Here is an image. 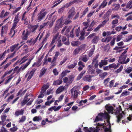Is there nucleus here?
Segmentation results:
<instances>
[{"label":"nucleus","instance_id":"obj_1","mask_svg":"<svg viewBox=\"0 0 132 132\" xmlns=\"http://www.w3.org/2000/svg\"><path fill=\"white\" fill-rule=\"evenodd\" d=\"M64 19L63 17L57 20L56 21V24L55 27L54 28L53 30L55 31H56L60 28H61L65 23L66 24V21L64 22Z\"/></svg>","mask_w":132,"mask_h":132},{"label":"nucleus","instance_id":"obj_2","mask_svg":"<svg viewBox=\"0 0 132 132\" xmlns=\"http://www.w3.org/2000/svg\"><path fill=\"white\" fill-rule=\"evenodd\" d=\"M127 51L125 50L121 54L120 56L119 57V62L121 64H126L129 61V59L128 58L126 61L125 60L127 57V55L126 53Z\"/></svg>","mask_w":132,"mask_h":132},{"label":"nucleus","instance_id":"obj_3","mask_svg":"<svg viewBox=\"0 0 132 132\" xmlns=\"http://www.w3.org/2000/svg\"><path fill=\"white\" fill-rule=\"evenodd\" d=\"M109 118V116L107 112H105L104 113H102L98 114L94 122H97L103 119L108 118Z\"/></svg>","mask_w":132,"mask_h":132},{"label":"nucleus","instance_id":"obj_4","mask_svg":"<svg viewBox=\"0 0 132 132\" xmlns=\"http://www.w3.org/2000/svg\"><path fill=\"white\" fill-rule=\"evenodd\" d=\"M75 8L73 7L70 10L69 12V15L68 16V18H67V20H66V24H68L71 22L70 20L72 19L75 13Z\"/></svg>","mask_w":132,"mask_h":132},{"label":"nucleus","instance_id":"obj_5","mask_svg":"<svg viewBox=\"0 0 132 132\" xmlns=\"http://www.w3.org/2000/svg\"><path fill=\"white\" fill-rule=\"evenodd\" d=\"M116 114L117 118V122H119L124 115L122 111H117L116 112Z\"/></svg>","mask_w":132,"mask_h":132},{"label":"nucleus","instance_id":"obj_6","mask_svg":"<svg viewBox=\"0 0 132 132\" xmlns=\"http://www.w3.org/2000/svg\"><path fill=\"white\" fill-rule=\"evenodd\" d=\"M103 126L106 127L105 129V132H111V126L110 122L108 119L106 123H105V125L104 124H102V125Z\"/></svg>","mask_w":132,"mask_h":132},{"label":"nucleus","instance_id":"obj_7","mask_svg":"<svg viewBox=\"0 0 132 132\" xmlns=\"http://www.w3.org/2000/svg\"><path fill=\"white\" fill-rule=\"evenodd\" d=\"M35 71V70L33 69L29 73V72L27 73L25 77H27L28 76L27 79L28 81L31 79L33 76L34 73Z\"/></svg>","mask_w":132,"mask_h":132},{"label":"nucleus","instance_id":"obj_8","mask_svg":"<svg viewBox=\"0 0 132 132\" xmlns=\"http://www.w3.org/2000/svg\"><path fill=\"white\" fill-rule=\"evenodd\" d=\"M18 45L19 44H17L11 46L10 47V50L11 52H13L14 51H16L18 50L21 46L18 47Z\"/></svg>","mask_w":132,"mask_h":132},{"label":"nucleus","instance_id":"obj_9","mask_svg":"<svg viewBox=\"0 0 132 132\" xmlns=\"http://www.w3.org/2000/svg\"><path fill=\"white\" fill-rule=\"evenodd\" d=\"M105 108L109 113L113 114V113L115 112V110L112 106L107 105Z\"/></svg>","mask_w":132,"mask_h":132},{"label":"nucleus","instance_id":"obj_10","mask_svg":"<svg viewBox=\"0 0 132 132\" xmlns=\"http://www.w3.org/2000/svg\"><path fill=\"white\" fill-rule=\"evenodd\" d=\"M30 95H27L25 96L23 100L22 101L21 103L22 106H23L26 104L27 102L30 100V98H28L29 96H30Z\"/></svg>","mask_w":132,"mask_h":132},{"label":"nucleus","instance_id":"obj_11","mask_svg":"<svg viewBox=\"0 0 132 132\" xmlns=\"http://www.w3.org/2000/svg\"><path fill=\"white\" fill-rule=\"evenodd\" d=\"M67 86H61L59 87L56 90V93L57 94H59L65 90L67 89Z\"/></svg>","mask_w":132,"mask_h":132},{"label":"nucleus","instance_id":"obj_12","mask_svg":"<svg viewBox=\"0 0 132 132\" xmlns=\"http://www.w3.org/2000/svg\"><path fill=\"white\" fill-rule=\"evenodd\" d=\"M47 13V12H45L41 13L38 17L37 20L38 22L40 21L45 16Z\"/></svg>","mask_w":132,"mask_h":132},{"label":"nucleus","instance_id":"obj_13","mask_svg":"<svg viewBox=\"0 0 132 132\" xmlns=\"http://www.w3.org/2000/svg\"><path fill=\"white\" fill-rule=\"evenodd\" d=\"M71 93L72 97L74 98H76L79 93L76 90H74L73 88L71 89Z\"/></svg>","mask_w":132,"mask_h":132},{"label":"nucleus","instance_id":"obj_14","mask_svg":"<svg viewBox=\"0 0 132 132\" xmlns=\"http://www.w3.org/2000/svg\"><path fill=\"white\" fill-rule=\"evenodd\" d=\"M60 37H59V34H56L53 37L51 43V45H53L56 40L58 41L60 39Z\"/></svg>","mask_w":132,"mask_h":132},{"label":"nucleus","instance_id":"obj_15","mask_svg":"<svg viewBox=\"0 0 132 132\" xmlns=\"http://www.w3.org/2000/svg\"><path fill=\"white\" fill-rule=\"evenodd\" d=\"M91 78V76L88 75L82 78V79L85 81L90 82L92 80Z\"/></svg>","mask_w":132,"mask_h":132},{"label":"nucleus","instance_id":"obj_16","mask_svg":"<svg viewBox=\"0 0 132 132\" xmlns=\"http://www.w3.org/2000/svg\"><path fill=\"white\" fill-rule=\"evenodd\" d=\"M108 63V60H101V62L99 63V65L100 68H102L104 65H106Z\"/></svg>","mask_w":132,"mask_h":132},{"label":"nucleus","instance_id":"obj_17","mask_svg":"<svg viewBox=\"0 0 132 132\" xmlns=\"http://www.w3.org/2000/svg\"><path fill=\"white\" fill-rule=\"evenodd\" d=\"M29 34V32L28 31H24L22 35V39L23 40H26L27 39L28 36Z\"/></svg>","mask_w":132,"mask_h":132},{"label":"nucleus","instance_id":"obj_18","mask_svg":"<svg viewBox=\"0 0 132 132\" xmlns=\"http://www.w3.org/2000/svg\"><path fill=\"white\" fill-rule=\"evenodd\" d=\"M80 59L82 60L84 62H86L88 59V57L87 55H82L80 58Z\"/></svg>","mask_w":132,"mask_h":132},{"label":"nucleus","instance_id":"obj_19","mask_svg":"<svg viewBox=\"0 0 132 132\" xmlns=\"http://www.w3.org/2000/svg\"><path fill=\"white\" fill-rule=\"evenodd\" d=\"M24 113V110L21 109L20 110H18L15 113V114L16 116H18L19 115H22Z\"/></svg>","mask_w":132,"mask_h":132},{"label":"nucleus","instance_id":"obj_20","mask_svg":"<svg viewBox=\"0 0 132 132\" xmlns=\"http://www.w3.org/2000/svg\"><path fill=\"white\" fill-rule=\"evenodd\" d=\"M27 60L26 57H24L21 60H19L16 62L15 64L16 65L17 63H18L20 64L25 62Z\"/></svg>","mask_w":132,"mask_h":132},{"label":"nucleus","instance_id":"obj_21","mask_svg":"<svg viewBox=\"0 0 132 132\" xmlns=\"http://www.w3.org/2000/svg\"><path fill=\"white\" fill-rule=\"evenodd\" d=\"M119 64L118 63H117L116 64L115 63H113L110 64L109 65V67L110 68H113L114 69H116L118 68L119 67Z\"/></svg>","mask_w":132,"mask_h":132},{"label":"nucleus","instance_id":"obj_22","mask_svg":"<svg viewBox=\"0 0 132 132\" xmlns=\"http://www.w3.org/2000/svg\"><path fill=\"white\" fill-rule=\"evenodd\" d=\"M62 82V80L61 79H59L58 80L54 81L53 85H57L61 84Z\"/></svg>","mask_w":132,"mask_h":132},{"label":"nucleus","instance_id":"obj_23","mask_svg":"<svg viewBox=\"0 0 132 132\" xmlns=\"http://www.w3.org/2000/svg\"><path fill=\"white\" fill-rule=\"evenodd\" d=\"M39 35V34L38 35L37 37L34 39H31L30 40H28L27 42L29 43H30V44L31 45H34V44L37 42L38 38V36Z\"/></svg>","mask_w":132,"mask_h":132},{"label":"nucleus","instance_id":"obj_24","mask_svg":"<svg viewBox=\"0 0 132 132\" xmlns=\"http://www.w3.org/2000/svg\"><path fill=\"white\" fill-rule=\"evenodd\" d=\"M43 58V55L40 58L38 59L37 62L36 63H34V64H36V66L38 67L40 66L41 65V64H40V63L41 62Z\"/></svg>","mask_w":132,"mask_h":132},{"label":"nucleus","instance_id":"obj_25","mask_svg":"<svg viewBox=\"0 0 132 132\" xmlns=\"http://www.w3.org/2000/svg\"><path fill=\"white\" fill-rule=\"evenodd\" d=\"M97 59V58L96 57L94 59L92 62L93 65H94V67L96 68H97L98 66V62Z\"/></svg>","mask_w":132,"mask_h":132},{"label":"nucleus","instance_id":"obj_26","mask_svg":"<svg viewBox=\"0 0 132 132\" xmlns=\"http://www.w3.org/2000/svg\"><path fill=\"white\" fill-rule=\"evenodd\" d=\"M77 2V1L76 0H74L70 2L69 3H67L64 6V7L66 8L68 7L69 6Z\"/></svg>","mask_w":132,"mask_h":132},{"label":"nucleus","instance_id":"obj_27","mask_svg":"<svg viewBox=\"0 0 132 132\" xmlns=\"http://www.w3.org/2000/svg\"><path fill=\"white\" fill-rule=\"evenodd\" d=\"M98 130L97 128H90L89 130H87L85 132H97Z\"/></svg>","mask_w":132,"mask_h":132},{"label":"nucleus","instance_id":"obj_28","mask_svg":"<svg viewBox=\"0 0 132 132\" xmlns=\"http://www.w3.org/2000/svg\"><path fill=\"white\" fill-rule=\"evenodd\" d=\"M85 70H83L78 75L77 78V80H79L80 79L86 72Z\"/></svg>","mask_w":132,"mask_h":132},{"label":"nucleus","instance_id":"obj_29","mask_svg":"<svg viewBox=\"0 0 132 132\" xmlns=\"http://www.w3.org/2000/svg\"><path fill=\"white\" fill-rule=\"evenodd\" d=\"M62 40L65 45H68L69 44V42L68 40H67L66 37L63 36L62 37Z\"/></svg>","mask_w":132,"mask_h":132},{"label":"nucleus","instance_id":"obj_30","mask_svg":"<svg viewBox=\"0 0 132 132\" xmlns=\"http://www.w3.org/2000/svg\"><path fill=\"white\" fill-rule=\"evenodd\" d=\"M9 49H8L7 51L6 50L3 53L0 54V60H2L3 59L4 56H5V54H6V53L9 52Z\"/></svg>","mask_w":132,"mask_h":132},{"label":"nucleus","instance_id":"obj_31","mask_svg":"<svg viewBox=\"0 0 132 132\" xmlns=\"http://www.w3.org/2000/svg\"><path fill=\"white\" fill-rule=\"evenodd\" d=\"M31 61V60H29L28 62H27L26 64L23 65L20 67L21 70H24L30 64Z\"/></svg>","mask_w":132,"mask_h":132},{"label":"nucleus","instance_id":"obj_32","mask_svg":"<svg viewBox=\"0 0 132 132\" xmlns=\"http://www.w3.org/2000/svg\"><path fill=\"white\" fill-rule=\"evenodd\" d=\"M21 70L20 68H19V67L18 66L15 67L14 69V72H13L12 74H14L16 72L17 73H18Z\"/></svg>","mask_w":132,"mask_h":132},{"label":"nucleus","instance_id":"obj_33","mask_svg":"<svg viewBox=\"0 0 132 132\" xmlns=\"http://www.w3.org/2000/svg\"><path fill=\"white\" fill-rule=\"evenodd\" d=\"M112 6H114V8L112 9V10L114 11L118 10L120 7V5L118 4H113Z\"/></svg>","mask_w":132,"mask_h":132},{"label":"nucleus","instance_id":"obj_34","mask_svg":"<svg viewBox=\"0 0 132 132\" xmlns=\"http://www.w3.org/2000/svg\"><path fill=\"white\" fill-rule=\"evenodd\" d=\"M19 13H18L15 16L14 20V23H17L19 20Z\"/></svg>","mask_w":132,"mask_h":132},{"label":"nucleus","instance_id":"obj_35","mask_svg":"<svg viewBox=\"0 0 132 132\" xmlns=\"http://www.w3.org/2000/svg\"><path fill=\"white\" fill-rule=\"evenodd\" d=\"M46 69L45 68H43L40 71V73L39 75V77H41L43 76L45 73L46 70Z\"/></svg>","mask_w":132,"mask_h":132},{"label":"nucleus","instance_id":"obj_36","mask_svg":"<svg viewBox=\"0 0 132 132\" xmlns=\"http://www.w3.org/2000/svg\"><path fill=\"white\" fill-rule=\"evenodd\" d=\"M49 87V86L47 85H44L42 87V93H44L46 89Z\"/></svg>","mask_w":132,"mask_h":132},{"label":"nucleus","instance_id":"obj_37","mask_svg":"<svg viewBox=\"0 0 132 132\" xmlns=\"http://www.w3.org/2000/svg\"><path fill=\"white\" fill-rule=\"evenodd\" d=\"M80 44V43L78 41H72L71 43L72 45L74 46H77L79 45Z\"/></svg>","mask_w":132,"mask_h":132},{"label":"nucleus","instance_id":"obj_38","mask_svg":"<svg viewBox=\"0 0 132 132\" xmlns=\"http://www.w3.org/2000/svg\"><path fill=\"white\" fill-rule=\"evenodd\" d=\"M128 86L126 85H124L122 86L120 88V90L117 92L115 93V94H120V93L121 92L122 90L123 89H125Z\"/></svg>","mask_w":132,"mask_h":132},{"label":"nucleus","instance_id":"obj_39","mask_svg":"<svg viewBox=\"0 0 132 132\" xmlns=\"http://www.w3.org/2000/svg\"><path fill=\"white\" fill-rule=\"evenodd\" d=\"M99 40V37L98 36H95L92 40V42L94 44L97 43Z\"/></svg>","mask_w":132,"mask_h":132},{"label":"nucleus","instance_id":"obj_40","mask_svg":"<svg viewBox=\"0 0 132 132\" xmlns=\"http://www.w3.org/2000/svg\"><path fill=\"white\" fill-rule=\"evenodd\" d=\"M38 26L37 25L31 26L30 27V30L32 32H34L37 28Z\"/></svg>","mask_w":132,"mask_h":132},{"label":"nucleus","instance_id":"obj_41","mask_svg":"<svg viewBox=\"0 0 132 132\" xmlns=\"http://www.w3.org/2000/svg\"><path fill=\"white\" fill-rule=\"evenodd\" d=\"M15 52H14V53H12L11 55H9L6 58V60L5 61H4L1 64V66L2 65L7 61V60L9 58H12L13 57L14 55V54L15 53Z\"/></svg>","mask_w":132,"mask_h":132},{"label":"nucleus","instance_id":"obj_42","mask_svg":"<svg viewBox=\"0 0 132 132\" xmlns=\"http://www.w3.org/2000/svg\"><path fill=\"white\" fill-rule=\"evenodd\" d=\"M107 3V2L106 1V0H104L100 5V7L102 8L104 7L106 5Z\"/></svg>","mask_w":132,"mask_h":132},{"label":"nucleus","instance_id":"obj_43","mask_svg":"<svg viewBox=\"0 0 132 132\" xmlns=\"http://www.w3.org/2000/svg\"><path fill=\"white\" fill-rule=\"evenodd\" d=\"M87 101V100H81L79 102L77 101V102L79 104V106H80L82 105L83 104L85 103H86Z\"/></svg>","mask_w":132,"mask_h":132},{"label":"nucleus","instance_id":"obj_44","mask_svg":"<svg viewBox=\"0 0 132 132\" xmlns=\"http://www.w3.org/2000/svg\"><path fill=\"white\" fill-rule=\"evenodd\" d=\"M118 22V20L117 19H115L113 20L111 23L112 25V27L114 28L116 26V24Z\"/></svg>","mask_w":132,"mask_h":132},{"label":"nucleus","instance_id":"obj_45","mask_svg":"<svg viewBox=\"0 0 132 132\" xmlns=\"http://www.w3.org/2000/svg\"><path fill=\"white\" fill-rule=\"evenodd\" d=\"M26 119V117L25 116H22L20 118L19 121V123L23 122Z\"/></svg>","mask_w":132,"mask_h":132},{"label":"nucleus","instance_id":"obj_46","mask_svg":"<svg viewBox=\"0 0 132 132\" xmlns=\"http://www.w3.org/2000/svg\"><path fill=\"white\" fill-rule=\"evenodd\" d=\"M129 94L130 92L128 91H125L122 93L120 95V96L122 97L124 96H126L129 95Z\"/></svg>","mask_w":132,"mask_h":132},{"label":"nucleus","instance_id":"obj_47","mask_svg":"<svg viewBox=\"0 0 132 132\" xmlns=\"http://www.w3.org/2000/svg\"><path fill=\"white\" fill-rule=\"evenodd\" d=\"M47 55L45 57L43 61V65H47L48 64V61H47Z\"/></svg>","mask_w":132,"mask_h":132},{"label":"nucleus","instance_id":"obj_48","mask_svg":"<svg viewBox=\"0 0 132 132\" xmlns=\"http://www.w3.org/2000/svg\"><path fill=\"white\" fill-rule=\"evenodd\" d=\"M57 59V58L54 57L53 60L51 62L52 65H51V66L53 67L56 65V61Z\"/></svg>","mask_w":132,"mask_h":132},{"label":"nucleus","instance_id":"obj_49","mask_svg":"<svg viewBox=\"0 0 132 132\" xmlns=\"http://www.w3.org/2000/svg\"><path fill=\"white\" fill-rule=\"evenodd\" d=\"M80 52L81 51L80 50L79 48L78 47L74 50L73 53L74 54L76 55L78 54V53Z\"/></svg>","mask_w":132,"mask_h":132},{"label":"nucleus","instance_id":"obj_50","mask_svg":"<svg viewBox=\"0 0 132 132\" xmlns=\"http://www.w3.org/2000/svg\"><path fill=\"white\" fill-rule=\"evenodd\" d=\"M107 72H104L102 73H100L99 76L100 78H104L107 75Z\"/></svg>","mask_w":132,"mask_h":132},{"label":"nucleus","instance_id":"obj_51","mask_svg":"<svg viewBox=\"0 0 132 132\" xmlns=\"http://www.w3.org/2000/svg\"><path fill=\"white\" fill-rule=\"evenodd\" d=\"M61 107L62 106L60 105L59 106L57 107L55 106H53V109L54 111H57L59 110Z\"/></svg>","mask_w":132,"mask_h":132},{"label":"nucleus","instance_id":"obj_52","mask_svg":"<svg viewBox=\"0 0 132 132\" xmlns=\"http://www.w3.org/2000/svg\"><path fill=\"white\" fill-rule=\"evenodd\" d=\"M41 119V118L40 116H36L33 119V120L34 121H39Z\"/></svg>","mask_w":132,"mask_h":132},{"label":"nucleus","instance_id":"obj_53","mask_svg":"<svg viewBox=\"0 0 132 132\" xmlns=\"http://www.w3.org/2000/svg\"><path fill=\"white\" fill-rule=\"evenodd\" d=\"M68 59V57L67 56H65L64 57L62 60L61 62L60 65H62Z\"/></svg>","mask_w":132,"mask_h":132},{"label":"nucleus","instance_id":"obj_54","mask_svg":"<svg viewBox=\"0 0 132 132\" xmlns=\"http://www.w3.org/2000/svg\"><path fill=\"white\" fill-rule=\"evenodd\" d=\"M13 77V74L11 75L10 76H9L8 77L9 78L8 79L6 80V82H5V84H6L7 83L9 82L10 80L12 79Z\"/></svg>","mask_w":132,"mask_h":132},{"label":"nucleus","instance_id":"obj_55","mask_svg":"<svg viewBox=\"0 0 132 132\" xmlns=\"http://www.w3.org/2000/svg\"><path fill=\"white\" fill-rule=\"evenodd\" d=\"M77 65V63H75L69 65L67 67L69 69H72L74 68Z\"/></svg>","mask_w":132,"mask_h":132},{"label":"nucleus","instance_id":"obj_56","mask_svg":"<svg viewBox=\"0 0 132 132\" xmlns=\"http://www.w3.org/2000/svg\"><path fill=\"white\" fill-rule=\"evenodd\" d=\"M95 47L94 46H93V48H92L90 51L89 53V57H90L93 54V52H94V50H95Z\"/></svg>","mask_w":132,"mask_h":132},{"label":"nucleus","instance_id":"obj_57","mask_svg":"<svg viewBox=\"0 0 132 132\" xmlns=\"http://www.w3.org/2000/svg\"><path fill=\"white\" fill-rule=\"evenodd\" d=\"M63 81L64 82L67 83H71V82L69 81V80L68 79L67 77H64L63 79Z\"/></svg>","mask_w":132,"mask_h":132},{"label":"nucleus","instance_id":"obj_58","mask_svg":"<svg viewBox=\"0 0 132 132\" xmlns=\"http://www.w3.org/2000/svg\"><path fill=\"white\" fill-rule=\"evenodd\" d=\"M12 71V70H10L9 71H6L2 76V78H3L7 75L10 74Z\"/></svg>","mask_w":132,"mask_h":132},{"label":"nucleus","instance_id":"obj_59","mask_svg":"<svg viewBox=\"0 0 132 132\" xmlns=\"http://www.w3.org/2000/svg\"><path fill=\"white\" fill-rule=\"evenodd\" d=\"M15 31L14 30L12 29H11V30L10 33V34L11 35V37H13L15 33Z\"/></svg>","mask_w":132,"mask_h":132},{"label":"nucleus","instance_id":"obj_60","mask_svg":"<svg viewBox=\"0 0 132 132\" xmlns=\"http://www.w3.org/2000/svg\"><path fill=\"white\" fill-rule=\"evenodd\" d=\"M86 46V45L85 44L82 45L79 47H78L79 48L81 52L84 49Z\"/></svg>","mask_w":132,"mask_h":132},{"label":"nucleus","instance_id":"obj_61","mask_svg":"<svg viewBox=\"0 0 132 132\" xmlns=\"http://www.w3.org/2000/svg\"><path fill=\"white\" fill-rule=\"evenodd\" d=\"M123 68V66L122 65H121L120 67L118 69L116 70L115 72L117 73H118L121 72Z\"/></svg>","mask_w":132,"mask_h":132},{"label":"nucleus","instance_id":"obj_62","mask_svg":"<svg viewBox=\"0 0 132 132\" xmlns=\"http://www.w3.org/2000/svg\"><path fill=\"white\" fill-rule=\"evenodd\" d=\"M132 71V68L130 67L127 68L125 70V72L128 73H130Z\"/></svg>","mask_w":132,"mask_h":132},{"label":"nucleus","instance_id":"obj_63","mask_svg":"<svg viewBox=\"0 0 132 132\" xmlns=\"http://www.w3.org/2000/svg\"><path fill=\"white\" fill-rule=\"evenodd\" d=\"M87 28V27H84V28H83V30L82 31V32H81V36H83L85 34V30Z\"/></svg>","mask_w":132,"mask_h":132},{"label":"nucleus","instance_id":"obj_64","mask_svg":"<svg viewBox=\"0 0 132 132\" xmlns=\"http://www.w3.org/2000/svg\"><path fill=\"white\" fill-rule=\"evenodd\" d=\"M52 71L54 75L55 76H57L59 74V72L57 71L56 69V68L54 69Z\"/></svg>","mask_w":132,"mask_h":132}]
</instances>
